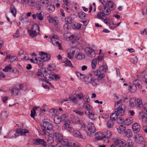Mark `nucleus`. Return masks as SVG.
I'll return each mask as SVG.
<instances>
[{"mask_svg":"<svg viewBox=\"0 0 147 147\" xmlns=\"http://www.w3.org/2000/svg\"><path fill=\"white\" fill-rule=\"evenodd\" d=\"M85 54L81 52L79 53L77 55H75V58L79 59H84L85 58Z\"/></svg>","mask_w":147,"mask_h":147,"instance_id":"nucleus-30","label":"nucleus"},{"mask_svg":"<svg viewBox=\"0 0 147 147\" xmlns=\"http://www.w3.org/2000/svg\"><path fill=\"white\" fill-rule=\"evenodd\" d=\"M58 37L56 35H54L51 37L50 41L54 45H57L59 49H61L60 44L59 42Z\"/></svg>","mask_w":147,"mask_h":147,"instance_id":"nucleus-5","label":"nucleus"},{"mask_svg":"<svg viewBox=\"0 0 147 147\" xmlns=\"http://www.w3.org/2000/svg\"><path fill=\"white\" fill-rule=\"evenodd\" d=\"M65 65L66 66H68L69 67H72V64L71 61L67 59L65 60L64 62Z\"/></svg>","mask_w":147,"mask_h":147,"instance_id":"nucleus-55","label":"nucleus"},{"mask_svg":"<svg viewBox=\"0 0 147 147\" xmlns=\"http://www.w3.org/2000/svg\"><path fill=\"white\" fill-rule=\"evenodd\" d=\"M115 143L118 144L119 146H120L121 147H125L127 145V142L125 140H119V139H116V142Z\"/></svg>","mask_w":147,"mask_h":147,"instance_id":"nucleus-16","label":"nucleus"},{"mask_svg":"<svg viewBox=\"0 0 147 147\" xmlns=\"http://www.w3.org/2000/svg\"><path fill=\"white\" fill-rule=\"evenodd\" d=\"M142 119L143 122L147 123V113H144L142 116Z\"/></svg>","mask_w":147,"mask_h":147,"instance_id":"nucleus-43","label":"nucleus"},{"mask_svg":"<svg viewBox=\"0 0 147 147\" xmlns=\"http://www.w3.org/2000/svg\"><path fill=\"white\" fill-rule=\"evenodd\" d=\"M135 141L138 144H142L144 141V140L142 135L141 134H137L135 137Z\"/></svg>","mask_w":147,"mask_h":147,"instance_id":"nucleus-12","label":"nucleus"},{"mask_svg":"<svg viewBox=\"0 0 147 147\" xmlns=\"http://www.w3.org/2000/svg\"><path fill=\"white\" fill-rule=\"evenodd\" d=\"M19 89L17 88H14L11 90L12 94L14 96L17 95L18 93Z\"/></svg>","mask_w":147,"mask_h":147,"instance_id":"nucleus-51","label":"nucleus"},{"mask_svg":"<svg viewBox=\"0 0 147 147\" xmlns=\"http://www.w3.org/2000/svg\"><path fill=\"white\" fill-rule=\"evenodd\" d=\"M83 99L85 102L89 103L90 102V99L89 98V96L88 95L85 94L83 95Z\"/></svg>","mask_w":147,"mask_h":147,"instance_id":"nucleus-46","label":"nucleus"},{"mask_svg":"<svg viewBox=\"0 0 147 147\" xmlns=\"http://www.w3.org/2000/svg\"><path fill=\"white\" fill-rule=\"evenodd\" d=\"M133 122V119L131 117H129L125 119L124 121L125 124L127 125H131Z\"/></svg>","mask_w":147,"mask_h":147,"instance_id":"nucleus-28","label":"nucleus"},{"mask_svg":"<svg viewBox=\"0 0 147 147\" xmlns=\"http://www.w3.org/2000/svg\"><path fill=\"white\" fill-rule=\"evenodd\" d=\"M53 138V136H50L49 138L47 140V143L50 144H52L54 141Z\"/></svg>","mask_w":147,"mask_h":147,"instance_id":"nucleus-57","label":"nucleus"},{"mask_svg":"<svg viewBox=\"0 0 147 147\" xmlns=\"http://www.w3.org/2000/svg\"><path fill=\"white\" fill-rule=\"evenodd\" d=\"M88 130L91 133H93L95 131V128L94 124L92 123H89L88 125Z\"/></svg>","mask_w":147,"mask_h":147,"instance_id":"nucleus-21","label":"nucleus"},{"mask_svg":"<svg viewBox=\"0 0 147 147\" xmlns=\"http://www.w3.org/2000/svg\"><path fill=\"white\" fill-rule=\"evenodd\" d=\"M83 107L87 110V111L89 110H90L91 108L92 107L90 106L89 104L87 103H84L83 105Z\"/></svg>","mask_w":147,"mask_h":147,"instance_id":"nucleus-53","label":"nucleus"},{"mask_svg":"<svg viewBox=\"0 0 147 147\" xmlns=\"http://www.w3.org/2000/svg\"><path fill=\"white\" fill-rule=\"evenodd\" d=\"M118 115L117 113L116 112H115L112 113V114L111 115L110 117V119L113 121H115L117 119Z\"/></svg>","mask_w":147,"mask_h":147,"instance_id":"nucleus-33","label":"nucleus"},{"mask_svg":"<svg viewBox=\"0 0 147 147\" xmlns=\"http://www.w3.org/2000/svg\"><path fill=\"white\" fill-rule=\"evenodd\" d=\"M107 1L108 4V5L111 8V10H114L116 8V7L114 3L110 0H107Z\"/></svg>","mask_w":147,"mask_h":147,"instance_id":"nucleus-27","label":"nucleus"},{"mask_svg":"<svg viewBox=\"0 0 147 147\" xmlns=\"http://www.w3.org/2000/svg\"><path fill=\"white\" fill-rule=\"evenodd\" d=\"M85 113L88 115L90 118L92 120L95 119L97 117V115L93 112L92 110L86 111Z\"/></svg>","mask_w":147,"mask_h":147,"instance_id":"nucleus-13","label":"nucleus"},{"mask_svg":"<svg viewBox=\"0 0 147 147\" xmlns=\"http://www.w3.org/2000/svg\"><path fill=\"white\" fill-rule=\"evenodd\" d=\"M72 121L74 123L78 124L79 123V118L76 117H74L72 119Z\"/></svg>","mask_w":147,"mask_h":147,"instance_id":"nucleus-54","label":"nucleus"},{"mask_svg":"<svg viewBox=\"0 0 147 147\" xmlns=\"http://www.w3.org/2000/svg\"><path fill=\"white\" fill-rule=\"evenodd\" d=\"M69 38L71 40H72L73 42H76L79 44H81L82 42V39L80 37H78V38L76 36L73 35H71L69 37Z\"/></svg>","mask_w":147,"mask_h":147,"instance_id":"nucleus-9","label":"nucleus"},{"mask_svg":"<svg viewBox=\"0 0 147 147\" xmlns=\"http://www.w3.org/2000/svg\"><path fill=\"white\" fill-rule=\"evenodd\" d=\"M114 125L113 121L111 119L109 120L107 123V125L109 128H111L113 127Z\"/></svg>","mask_w":147,"mask_h":147,"instance_id":"nucleus-34","label":"nucleus"},{"mask_svg":"<svg viewBox=\"0 0 147 147\" xmlns=\"http://www.w3.org/2000/svg\"><path fill=\"white\" fill-rule=\"evenodd\" d=\"M57 111V110L55 109H52L49 110V113L50 115L54 116L56 115V113Z\"/></svg>","mask_w":147,"mask_h":147,"instance_id":"nucleus-44","label":"nucleus"},{"mask_svg":"<svg viewBox=\"0 0 147 147\" xmlns=\"http://www.w3.org/2000/svg\"><path fill=\"white\" fill-rule=\"evenodd\" d=\"M61 118L59 116H56L54 118V122L56 124H59L61 121Z\"/></svg>","mask_w":147,"mask_h":147,"instance_id":"nucleus-31","label":"nucleus"},{"mask_svg":"<svg viewBox=\"0 0 147 147\" xmlns=\"http://www.w3.org/2000/svg\"><path fill=\"white\" fill-rule=\"evenodd\" d=\"M70 24H65L63 26L64 29L65 31H67L71 28Z\"/></svg>","mask_w":147,"mask_h":147,"instance_id":"nucleus-61","label":"nucleus"},{"mask_svg":"<svg viewBox=\"0 0 147 147\" xmlns=\"http://www.w3.org/2000/svg\"><path fill=\"white\" fill-rule=\"evenodd\" d=\"M85 52L88 56L93 58L95 56L96 54L94 51L90 47H86L85 49Z\"/></svg>","mask_w":147,"mask_h":147,"instance_id":"nucleus-7","label":"nucleus"},{"mask_svg":"<svg viewBox=\"0 0 147 147\" xmlns=\"http://www.w3.org/2000/svg\"><path fill=\"white\" fill-rule=\"evenodd\" d=\"M100 82L98 79L94 78H91L90 80L88 83L90 84L93 86H96L99 84Z\"/></svg>","mask_w":147,"mask_h":147,"instance_id":"nucleus-11","label":"nucleus"},{"mask_svg":"<svg viewBox=\"0 0 147 147\" xmlns=\"http://www.w3.org/2000/svg\"><path fill=\"white\" fill-rule=\"evenodd\" d=\"M1 118L2 120H6L8 117V113L7 112L3 111L1 114Z\"/></svg>","mask_w":147,"mask_h":147,"instance_id":"nucleus-29","label":"nucleus"},{"mask_svg":"<svg viewBox=\"0 0 147 147\" xmlns=\"http://www.w3.org/2000/svg\"><path fill=\"white\" fill-rule=\"evenodd\" d=\"M24 2L27 3L30 6H33L34 3V0H23Z\"/></svg>","mask_w":147,"mask_h":147,"instance_id":"nucleus-37","label":"nucleus"},{"mask_svg":"<svg viewBox=\"0 0 147 147\" xmlns=\"http://www.w3.org/2000/svg\"><path fill=\"white\" fill-rule=\"evenodd\" d=\"M75 52V51H73L71 52L68 53L67 54L68 57L69 59H72L74 54Z\"/></svg>","mask_w":147,"mask_h":147,"instance_id":"nucleus-56","label":"nucleus"},{"mask_svg":"<svg viewBox=\"0 0 147 147\" xmlns=\"http://www.w3.org/2000/svg\"><path fill=\"white\" fill-rule=\"evenodd\" d=\"M17 136L16 135L15 132L14 131H10L8 134V138H12L16 137Z\"/></svg>","mask_w":147,"mask_h":147,"instance_id":"nucleus-41","label":"nucleus"},{"mask_svg":"<svg viewBox=\"0 0 147 147\" xmlns=\"http://www.w3.org/2000/svg\"><path fill=\"white\" fill-rule=\"evenodd\" d=\"M12 69L11 66L10 65H9L8 66H5V68L3 69V71L7 72L9 70H11Z\"/></svg>","mask_w":147,"mask_h":147,"instance_id":"nucleus-59","label":"nucleus"},{"mask_svg":"<svg viewBox=\"0 0 147 147\" xmlns=\"http://www.w3.org/2000/svg\"><path fill=\"white\" fill-rule=\"evenodd\" d=\"M133 84L136 87L137 86L138 88H140L142 87V82L139 79L134 80L133 81Z\"/></svg>","mask_w":147,"mask_h":147,"instance_id":"nucleus-24","label":"nucleus"},{"mask_svg":"<svg viewBox=\"0 0 147 147\" xmlns=\"http://www.w3.org/2000/svg\"><path fill=\"white\" fill-rule=\"evenodd\" d=\"M126 136L130 138L132 136V132L131 130L129 129H127L125 132Z\"/></svg>","mask_w":147,"mask_h":147,"instance_id":"nucleus-38","label":"nucleus"},{"mask_svg":"<svg viewBox=\"0 0 147 147\" xmlns=\"http://www.w3.org/2000/svg\"><path fill=\"white\" fill-rule=\"evenodd\" d=\"M38 108L35 107H34L33 108L32 110L31 111V114H30V116L32 117V118L34 117V115L36 113L35 111L36 109Z\"/></svg>","mask_w":147,"mask_h":147,"instance_id":"nucleus-60","label":"nucleus"},{"mask_svg":"<svg viewBox=\"0 0 147 147\" xmlns=\"http://www.w3.org/2000/svg\"><path fill=\"white\" fill-rule=\"evenodd\" d=\"M43 73L40 72V71H38L37 73V76H38L40 77V78L41 80H43L44 79V76L43 75Z\"/></svg>","mask_w":147,"mask_h":147,"instance_id":"nucleus-64","label":"nucleus"},{"mask_svg":"<svg viewBox=\"0 0 147 147\" xmlns=\"http://www.w3.org/2000/svg\"><path fill=\"white\" fill-rule=\"evenodd\" d=\"M65 24H71V18L70 17H67L65 19Z\"/></svg>","mask_w":147,"mask_h":147,"instance_id":"nucleus-58","label":"nucleus"},{"mask_svg":"<svg viewBox=\"0 0 147 147\" xmlns=\"http://www.w3.org/2000/svg\"><path fill=\"white\" fill-rule=\"evenodd\" d=\"M112 135V132L109 130H107L105 132V138H108L110 137Z\"/></svg>","mask_w":147,"mask_h":147,"instance_id":"nucleus-52","label":"nucleus"},{"mask_svg":"<svg viewBox=\"0 0 147 147\" xmlns=\"http://www.w3.org/2000/svg\"><path fill=\"white\" fill-rule=\"evenodd\" d=\"M42 131L45 135H49L50 131L53 129V125L49 122L44 121L42 125Z\"/></svg>","mask_w":147,"mask_h":147,"instance_id":"nucleus-2","label":"nucleus"},{"mask_svg":"<svg viewBox=\"0 0 147 147\" xmlns=\"http://www.w3.org/2000/svg\"><path fill=\"white\" fill-rule=\"evenodd\" d=\"M105 76L104 74L101 73L98 76L97 78L99 80H102Z\"/></svg>","mask_w":147,"mask_h":147,"instance_id":"nucleus-62","label":"nucleus"},{"mask_svg":"<svg viewBox=\"0 0 147 147\" xmlns=\"http://www.w3.org/2000/svg\"><path fill=\"white\" fill-rule=\"evenodd\" d=\"M69 100L70 101V103H72L75 105L78 103V100L73 95L69 96Z\"/></svg>","mask_w":147,"mask_h":147,"instance_id":"nucleus-20","label":"nucleus"},{"mask_svg":"<svg viewBox=\"0 0 147 147\" xmlns=\"http://www.w3.org/2000/svg\"><path fill=\"white\" fill-rule=\"evenodd\" d=\"M69 146L68 145H63L61 143H57L55 146V147H68Z\"/></svg>","mask_w":147,"mask_h":147,"instance_id":"nucleus-63","label":"nucleus"},{"mask_svg":"<svg viewBox=\"0 0 147 147\" xmlns=\"http://www.w3.org/2000/svg\"><path fill=\"white\" fill-rule=\"evenodd\" d=\"M137 108L138 109H141L142 107L143 104L142 100L140 98H138L137 100Z\"/></svg>","mask_w":147,"mask_h":147,"instance_id":"nucleus-32","label":"nucleus"},{"mask_svg":"<svg viewBox=\"0 0 147 147\" xmlns=\"http://www.w3.org/2000/svg\"><path fill=\"white\" fill-rule=\"evenodd\" d=\"M71 26L73 28L77 29H78L81 27L80 25L77 23H72Z\"/></svg>","mask_w":147,"mask_h":147,"instance_id":"nucleus-47","label":"nucleus"},{"mask_svg":"<svg viewBox=\"0 0 147 147\" xmlns=\"http://www.w3.org/2000/svg\"><path fill=\"white\" fill-rule=\"evenodd\" d=\"M41 58L43 62L47 61L49 60L51 57L49 54L45 53L44 52H42L41 53Z\"/></svg>","mask_w":147,"mask_h":147,"instance_id":"nucleus-14","label":"nucleus"},{"mask_svg":"<svg viewBox=\"0 0 147 147\" xmlns=\"http://www.w3.org/2000/svg\"><path fill=\"white\" fill-rule=\"evenodd\" d=\"M136 102V99L134 98H132L130 99L129 101V105L131 107H134L135 105Z\"/></svg>","mask_w":147,"mask_h":147,"instance_id":"nucleus-35","label":"nucleus"},{"mask_svg":"<svg viewBox=\"0 0 147 147\" xmlns=\"http://www.w3.org/2000/svg\"><path fill=\"white\" fill-rule=\"evenodd\" d=\"M60 130L61 127L58 125H56L54 128L53 127V129L52 130V131H50V133H51V132L52 131L54 132V133L59 132Z\"/></svg>","mask_w":147,"mask_h":147,"instance_id":"nucleus-40","label":"nucleus"},{"mask_svg":"<svg viewBox=\"0 0 147 147\" xmlns=\"http://www.w3.org/2000/svg\"><path fill=\"white\" fill-rule=\"evenodd\" d=\"M45 78L46 80L51 81L55 79L57 80L59 79V77L57 75L55 74L54 72L47 74L45 75Z\"/></svg>","mask_w":147,"mask_h":147,"instance_id":"nucleus-4","label":"nucleus"},{"mask_svg":"<svg viewBox=\"0 0 147 147\" xmlns=\"http://www.w3.org/2000/svg\"><path fill=\"white\" fill-rule=\"evenodd\" d=\"M129 90L130 92H135L137 89L136 87V86L133 84L129 86Z\"/></svg>","mask_w":147,"mask_h":147,"instance_id":"nucleus-36","label":"nucleus"},{"mask_svg":"<svg viewBox=\"0 0 147 147\" xmlns=\"http://www.w3.org/2000/svg\"><path fill=\"white\" fill-rule=\"evenodd\" d=\"M134 144V142L131 140H129L127 141V144L126 146V147H133Z\"/></svg>","mask_w":147,"mask_h":147,"instance_id":"nucleus-48","label":"nucleus"},{"mask_svg":"<svg viewBox=\"0 0 147 147\" xmlns=\"http://www.w3.org/2000/svg\"><path fill=\"white\" fill-rule=\"evenodd\" d=\"M132 128L133 131L135 133H137L140 129V124L136 123L132 125Z\"/></svg>","mask_w":147,"mask_h":147,"instance_id":"nucleus-15","label":"nucleus"},{"mask_svg":"<svg viewBox=\"0 0 147 147\" xmlns=\"http://www.w3.org/2000/svg\"><path fill=\"white\" fill-rule=\"evenodd\" d=\"M28 131L26 129L22 130L20 129H17L15 133L18 134H20L21 135H23L26 133H28Z\"/></svg>","mask_w":147,"mask_h":147,"instance_id":"nucleus-23","label":"nucleus"},{"mask_svg":"<svg viewBox=\"0 0 147 147\" xmlns=\"http://www.w3.org/2000/svg\"><path fill=\"white\" fill-rule=\"evenodd\" d=\"M94 136L96 139L98 140H101L105 138L104 134L101 132H99L97 133H96Z\"/></svg>","mask_w":147,"mask_h":147,"instance_id":"nucleus-17","label":"nucleus"},{"mask_svg":"<svg viewBox=\"0 0 147 147\" xmlns=\"http://www.w3.org/2000/svg\"><path fill=\"white\" fill-rule=\"evenodd\" d=\"M108 68V67L106 63H103L102 66L99 67V69L102 73L106 72Z\"/></svg>","mask_w":147,"mask_h":147,"instance_id":"nucleus-26","label":"nucleus"},{"mask_svg":"<svg viewBox=\"0 0 147 147\" xmlns=\"http://www.w3.org/2000/svg\"><path fill=\"white\" fill-rule=\"evenodd\" d=\"M97 60L96 59H95L92 61V69H94L96 67Z\"/></svg>","mask_w":147,"mask_h":147,"instance_id":"nucleus-50","label":"nucleus"},{"mask_svg":"<svg viewBox=\"0 0 147 147\" xmlns=\"http://www.w3.org/2000/svg\"><path fill=\"white\" fill-rule=\"evenodd\" d=\"M32 16L34 20H35L37 17L38 19L42 21L43 19V16L42 12L37 13L36 14H33Z\"/></svg>","mask_w":147,"mask_h":147,"instance_id":"nucleus-18","label":"nucleus"},{"mask_svg":"<svg viewBox=\"0 0 147 147\" xmlns=\"http://www.w3.org/2000/svg\"><path fill=\"white\" fill-rule=\"evenodd\" d=\"M34 60L36 61V63L40 67H42L43 65V62L42 58L40 57L36 58Z\"/></svg>","mask_w":147,"mask_h":147,"instance_id":"nucleus-22","label":"nucleus"},{"mask_svg":"<svg viewBox=\"0 0 147 147\" xmlns=\"http://www.w3.org/2000/svg\"><path fill=\"white\" fill-rule=\"evenodd\" d=\"M104 5L101 9L102 12L104 15L108 16L111 13L110 10L109 8Z\"/></svg>","mask_w":147,"mask_h":147,"instance_id":"nucleus-19","label":"nucleus"},{"mask_svg":"<svg viewBox=\"0 0 147 147\" xmlns=\"http://www.w3.org/2000/svg\"><path fill=\"white\" fill-rule=\"evenodd\" d=\"M124 102L125 100L124 99H121L115 104V109L114 111L117 113L118 116H121L124 114L125 107V105L123 104V103Z\"/></svg>","mask_w":147,"mask_h":147,"instance_id":"nucleus-1","label":"nucleus"},{"mask_svg":"<svg viewBox=\"0 0 147 147\" xmlns=\"http://www.w3.org/2000/svg\"><path fill=\"white\" fill-rule=\"evenodd\" d=\"M34 143L36 145H40L44 147H45L47 146V143L43 139L37 138L34 140Z\"/></svg>","mask_w":147,"mask_h":147,"instance_id":"nucleus-10","label":"nucleus"},{"mask_svg":"<svg viewBox=\"0 0 147 147\" xmlns=\"http://www.w3.org/2000/svg\"><path fill=\"white\" fill-rule=\"evenodd\" d=\"M118 130H119L120 132H123L125 131L126 129V127L125 125L123 124L121 125L119 127V128H117Z\"/></svg>","mask_w":147,"mask_h":147,"instance_id":"nucleus-45","label":"nucleus"},{"mask_svg":"<svg viewBox=\"0 0 147 147\" xmlns=\"http://www.w3.org/2000/svg\"><path fill=\"white\" fill-rule=\"evenodd\" d=\"M73 135L75 137L79 138L84 140L86 139L85 135L83 133H81L78 130H75L73 131Z\"/></svg>","mask_w":147,"mask_h":147,"instance_id":"nucleus-8","label":"nucleus"},{"mask_svg":"<svg viewBox=\"0 0 147 147\" xmlns=\"http://www.w3.org/2000/svg\"><path fill=\"white\" fill-rule=\"evenodd\" d=\"M47 8V10L50 13L53 12L55 9L54 6L53 5H48Z\"/></svg>","mask_w":147,"mask_h":147,"instance_id":"nucleus-39","label":"nucleus"},{"mask_svg":"<svg viewBox=\"0 0 147 147\" xmlns=\"http://www.w3.org/2000/svg\"><path fill=\"white\" fill-rule=\"evenodd\" d=\"M40 28L38 25L36 24H34L32 26L31 30L29 31V34L30 36L34 37L39 33Z\"/></svg>","mask_w":147,"mask_h":147,"instance_id":"nucleus-3","label":"nucleus"},{"mask_svg":"<svg viewBox=\"0 0 147 147\" xmlns=\"http://www.w3.org/2000/svg\"><path fill=\"white\" fill-rule=\"evenodd\" d=\"M105 17V15L102 12H100L97 14V18L99 19L103 20Z\"/></svg>","mask_w":147,"mask_h":147,"instance_id":"nucleus-49","label":"nucleus"},{"mask_svg":"<svg viewBox=\"0 0 147 147\" xmlns=\"http://www.w3.org/2000/svg\"><path fill=\"white\" fill-rule=\"evenodd\" d=\"M79 17L82 19H85L86 18V13L83 12H80L78 13Z\"/></svg>","mask_w":147,"mask_h":147,"instance_id":"nucleus-42","label":"nucleus"},{"mask_svg":"<svg viewBox=\"0 0 147 147\" xmlns=\"http://www.w3.org/2000/svg\"><path fill=\"white\" fill-rule=\"evenodd\" d=\"M10 12L14 17L16 16L17 11L15 7L13 5H11L10 7Z\"/></svg>","mask_w":147,"mask_h":147,"instance_id":"nucleus-25","label":"nucleus"},{"mask_svg":"<svg viewBox=\"0 0 147 147\" xmlns=\"http://www.w3.org/2000/svg\"><path fill=\"white\" fill-rule=\"evenodd\" d=\"M53 136V138L56 140L57 142H60L63 139V136L61 134L58 133H54V131H51L49 135Z\"/></svg>","mask_w":147,"mask_h":147,"instance_id":"nucleus-6","label":"nucleus"}]
</instances>
